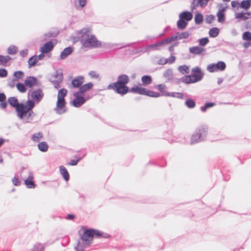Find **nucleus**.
<instances>
[{
	"mask_svg": "<svg viewBox=\"0 0 251 251\" xmlns=\"http://www.w3.org/2000/svg\"><path fill=\"white\" fill-rule=\"evenodd\" d=\"M215 105V103L214 102H208L205 103V105L201 106V110L204 112L206 111L207 108H210L213 107Z\"/></svg>",
	"mask_w": 251,
	"mask_h": 251,
	"instance_id": "obj_38",
	"label": "nucleus"
},
{
	"mask_svg": "<svg viewBox=\"0 0 251 251\" xmlns=\"http://www.w3.org/2000/svg\"><path fill=\"white\" fill-rule=\"evenodd\" d=\"M10 59L11 58L8 55H0V62L2 64L6 63L8 61L10 60Z\"/></svg>",
	"mask_w": 251,
	"mask_h": 251,
	"instance_id": "obj_47",
	"label": "nucleus"
},
{
	"mask_svg": "<svg viewBox=\"0 0 251 251\" xmlns=\"http://www.w3.org/2000/svg\"><path fill=\"white\" fill-rule=\"evenodd\" d=\"M178 70L182 74H188L189 73V68L186 65L180 66L178 68Z\"/></svg>",
	"mask_w": 251,
	"mask_h": 251,
	"instance_id": "obj_33",
	"label": "nucleus"
},
{
	"mask_svg": "<svg viewBox=\"0 0 251 251\" xmlns=\"http://www.w3.org/2000/svg\"><path fill=\"white\" fill-rule=\"evenodd\" d=\"M79 159L75 160H71L70 163H69V165L72 166L76 165L78 162L79 161Z\"/></svg>",
	"mask_w": 251,
	"mask_h": 251,
	"instance_id": "obj_62",
	"label": "nucleus"
},
{
	"mask_svg": "<svg viewBox=\"0 0 251 251\" xmlns=\"http://www.w3.org/2000/svg\"><path fill=\"white\" fill-rule=\"evenodd\" d=\"M35 102L32 100H28L25 105L26 110H32V109L34 107Z\"/></svg>",
	"mask_w": 251,
	"mask_h": 251,
	"instance_id": "obj_25",
	"label": "nucleus"
},
{
	"mask_svg": "<svg viewBox=\"0 0 251 251\" xmlns=\"http://www.w3.org/2000/svg\"><path fill=\"white\" fill-rule=\"evenodd\" d=\"M84 77L82 76H79L74 79L72 81L73 87H78L84 82Z\"/></svg>",
	"mask_w": 251,
	"mask_h": 251,
	"instance_id": "obj_17",
	"label": "nucleus"
},
{
	"mask_svg": "<svg viewBox=\"0 0 251 251\" xmlns=\"http://www.w3.org/2000/svg\"><path fill=\"white\" fill-rule=\"evenodd\" d=\"M168 63V59L165 58H162L158 61V64L160 65H164Z\"/></svg>",
	"mask_w": 251,
	"mask_h": 251,
	"instance_id": "obj_52",
	"label": "nucleus"
},
{
	"mask_svg": "<svg viewBox=\"0 0 251 251\" xmlns=\"http://www.w3.org/2000/svg\"><path fill=\"white\" fill-rule=\"evenodd\" d=\"M73 51L72 48L69 47L65 48L61 53L60 58L64 59L66 58Z\"/></svg>",
	"mask_w": 251,
	"mask_h": 251,
	"instance_id": "obj_22",
	"label": "nucleus"
},
{
	"mask_svg": "<svg viewBox=\"0 0 251 251\" xmlns=\"http://www.w3.org/2000/svg\"><path fill=\"white\" fill-rule=\"evenodd\" d=\"M25 84L29 88L38 86L37 79L33 76L27 77L25 80Z\"/></svg>",
	"mask_w": 251,
	"mask_h": 251,
	"instance_id": "obj_15",
	"label": "nucleus"
},
{
	"mask_svg": "<svg viewBox=\"0 0 251 251\" xmlns=\"http://www.w3.org/2000/svg\"><path fill=\"white\" fill-rule=\"evenodd\" d=\"M171 42H170V40L169 39V38H167L160 42H159V46H162V45H164V44H169V43H171Z\"/></svg>",
	"mask_w": 251,
	"mask_h": 251,
	"instance_id": "obj_56",
	"label": "nucleus"
},
{
	"mask_svg": "<svg viewBox=\"0 0 251 251\" xmlns=\"http://www.w3.org/2000/svg\"><path fill=\"white\" fill-rule=\"evenodd\" d=\"M157 87L158 90H159L162 93V94L165 93L163 91V90L166 87V86H165V85L164 84H159L158 85H157Z\"/></svg>",
	"mask_w": 251,
	"mask_h": 251,
	"instance_id": "obj_54",
	"label": "nucleus"
},
{
	"mask_svg": "<svg viewBox=\"0 0 251 251\" xmlns=\"http://www.w3.org/2000/svg\"><path fill=\"white\" fill-rule=\"evenodd\" d=\"M90 76L92 78H97L99 77V75L97 74L95 72L91 71L89 73Z\"/></svg>",
	"mask_w": 251,
	"mask_h": 251,
	"instance_id": "obj_53",
	"label": "nucleus"
},
{
	"mask_svg": "<svg viewBox=\"0 0 251 251\" xmlns=\"http://www.w3.org/2000/svg\"><path fill=\"white\" fill-rule=\"evenodd\" d=\"M108 87L113 89L117 93L121 95L126 94L128 91V88L126 85L119 83L111 84Z\"/></svg>",
	"mask_w": 251,
	"mask_h": 251,
	"instance_id": "obj_11",
	"label": "nucleus"
},
{
	"mask_svg": "<svg viewBox=\"0 0 251 251\" xmlns=\"http://www.w3.org/2000/svg\"><path fill=\"white\" fill-rule=\"evenodd\" d=\"M179 18L185 20L187 21H190L193 18L192 14L190 12H183L179 14Z\"/></svg>",
	"mask_w": 251,
	"mask_h": 251,
	"instance_id": "obj_20",
	"label": "nucleus"
},
{
	"mask_svg": "<svg viewBox=\"0 0 251 251\" xmlns=\"http://www.w3.org/2000/svg\"><path fill=\"white\" fill-rule=\"evenodd\" d=\"M244 16L246 17L245 20H248L251 18V13L244 12Z\"/></svg>",
	"mask_w": 251,
	"mask_h": 251,
	"instance_id": "obj_64",
	"label": "nucleus"
},
{
	"mask_svg": "<svg viewBox=\"0 0 251 251\" xmlns=\"http://www.w3.org/2000/svg\"><path fill=\"white\" fill-rule=\"evenodd\" d=\"M219 33V30L217 27H213L210 29L209 34L210 37H216Z\"/></svg>",
	"mask_w": 251,
	"mask_h": 251,
	"instance_id": "obj_30",
	"label": "nucleus"
},
{
	"mask_svg": "<svg viewBox=\"0 0 251 251\" xmlns=\"http://www.w3.org/2000/svg\"><path fill=\"white\" fill-rule=\"evenodd\" d=\"M17 116L19 118L26 123L32 120L35 116L34 112L32 110H26L25 107V104L19 105L17 108Z\"/></svg>",
	"mask_w": 251,
	"mask_h": 251,
	"instance_id": "obj_4",
	"label": "nucleus"
},
{
	"mask_svg": "<svg viewBox=\"0 0 251 251\" xmlns=\"http://www.w3.org/2000/svg\"><path fill=\"white\" fill-rule=\"evenodd\" d=\"M182 81L185 83H192L199 81L201 80V76L200 75H188L183 76Z\"/></svg>",
	"mask_w": 251,
	"mask_h": 251,
	"instance_id": "obj_13",
	"label": "nucleus"
},
{
	"mask_svg": "<svg viewBox=\"0 0 251 251\" xmlns=\"http://www.w3.org/2000/svg\"><path fill=\"white\" fill-rule=\"evenodd\" d=\"M199 41L200 45L201 46H205L209 42V40L207 38H203L199 39Z\"/></svg>",
	"mask_w": 251,
	"mask_h": 251,
	"instance_id": "obj_48",
	"label": "nucleus"
},
{
	"mask_svg": "<svg viewBox=\"0 0 251 251\" xmlns=\"http://www.w3.org/2000/svg\"><path fill=\"white\" fill-rule=\"evenodd\" d=\"M8 102L12 106L15 107L16 108V110H17V108L19 105L23 104L22 103L19 104L17 99L15 97H10L8 99Z\"/></svg>",
	"mask_w": 251,
	"mask_h": 251,
	"instance_id": "obj_23",
	"label": "nucleus"
},
{
	"mask_svg": "<svg viewBox=\"0 0 251 251\" xmlns=\"http://www.w3.org/2000/svg\"><path fill=\"white\" fill-rule=\"evenodd\" d=\"M44 246L39 243L35 244L33 248L32 249V251H44Z\"/></svg>",
	"mask_w": 251,
	"mask_h": 251,
	"instance_id": "obj_40",
	"label": "nucleus"
},
{
	"mask_svg": "<svg viewBox=\"0 0 251 251\" xmlns=\"http://www.w3.org/2000/svg\"><path fill=\"white\" fill-rule=\"evenodd\" d=\"M60 172L61 174L63 176L64 179L66 181H68L69 179V174L65 167L63 166H61L59 167Z\"/></svg>",
	"mask_w": 251,
	"mask_h": 251,
	"instance_id": "obj_24",
	"label": "nucleus"
},
{
	"mask_svg": "<svg viewBox=\"0 0 251 251\" xmlns=\"http://www.w3.org/2000/svg\"><path fill=\"white\" fill-rule=\"evenodd\" d=\"M215 19V17L212 15H208L206 17V20L207 23H211Z\"/></svg>",
	"mask_w": 251,
	"mask_h": 251,
	"instance_id": "obj_50",
	"label": "nucleus"
},
{
	"mask_svg": "<svg viewBox=\"0 0 251 251\" xmlns=\"http://www.w3.org/2000/svg\"><path fill=\"white\" fill-rule=\"evenodd\" d=\"M80 9L84 7L86 4V0H79L78 1Z\"/></svg>",
	"mask_w": 251,
	"mask_h": 251,
	"instance_id": "obj_55",
	"label": "nucleus"
},
{
	"mask_svg": "<svg viewBox=\"0 0 251 251\" xmlns=\"http://www.w3.org/2000/svg\"><path fill=\"white\" fill-rule=\"evenodd\" d=\"M207 131L206 128H202L199 129V132L196 134L192 135L191 139V144H194L201 141V138L202 135H204Z\"/></svg>",
	"mask_w": 251,
	"mask_h": 251,
	"instance_id": "obj_12",
	"label": "nucleus"
},
{
	"mask_svg": "<svg viewBox=\"0 0 251 251\" xmlns=\"http://www.w3.org/2000/svg\"><path fill=\"white\" fill-rule=\"evenodd\" d=\"M226 7L223 6V4L219 5L218 11L217 13L218 21L220 23H223L225 21V15L224 12L226 11Z\"/></svg>",
	"mask_w": 251,
	"mask_h": 251,
	"instance_id": "obj_14",
	"label": "nucleus"
},
{
	"mask_svg": "<svg viewBox=\"0 0 251 251\" xmlns=\"http://www.w3.org/2000/svg\"><path fill=\"white\" fill-rule=\"evenodd\" d=\"M7 75V71L4 69H0V77H6Z\"/></svg>",
	"mask_w": 251,
	"mask_h": 251,
	"instance_id": "obj_49",
	"label": "nucleus"
},
{
	"mask_svg": "<svg viewBox=\"0 0 251 251\" xmlns=\"http://www.w3.org/2000/svg\"><path fill=\"white\" fill-rule=\"evenodd\" d=\"M176 60V57L172 55L170 58L168 60V62L169 63H173Z\"/></svg>",
	"mask_w": 251,
	"mask_h": 251,
	"instance_id": "obj_61",
	"label": "nucleus"
},
{
	"mask_svg": "<svg viewBox=\"0 0 251 251\" xmlns=\"http://www.w3.org/2000/svg\"><path fill=\"white\" fill-rule=\"evenodd\" d=\"M42 137V134L41 132H38L32 135V139L33 141L38 142Z\"/></svg>",
	"mask_w": 251,
	"mask_h": 251,
	"instance_id": "obj_44",
	"label": "nucleus"
},
{
	"mask_svg": "<svg viewBox=\"0 0 251 251\" xmlns=\"http://www.w3.org/2000/svg\"><path fill=\"white\" fill-rule=\"evenodd\" d=\"M14 76L17 78L16 80H18L24 77V73L22 71H17L14 73Z\"/></svg>",
	"mask_w": 251,
	"mask_h": 251,
	"instance_id": "obj_43",
	"label": "nucleus"
},
{
	"mask_svg": "<svg viewBox=\"0 0 251 251\" xmlns=\"http://www.w3.org/2000/svg\"><path fill=\"white\" fill-rule=\"evenodd\" d=\"M177 40L182 39H187L189 36V33L188 32H183L181 33L177 32L176 33Z\"/></svg>",
	"mask_w": 251,
	"mask_h": 251,
	"instance_id": "obj_29",
	"label": "nucleus"
},
{
	"mask_svg": "<svg viewBox=\"0 0 251 251\" xmlns=\"http://www.w3.org/2000/svg\"><path fill=\"white\" fill-rule=\"evenodd\" d=\"M161 95H164L168 97H175L176 96V93H165L164 94H162Z\"/></svg>",
	"mask_w": 251,
	"mask_h": 251,
	"instance_id": "obj_58",
	"label": "nucleus"
},
{
	"mask_svg": "<svg viewBox=\"0 0 251 251\" xmlns=\"http://www.w3.org/2000/svg\"><path fill=\"white\" fill-rule=\"evenodd\" d=\"M44 53H41L40 54H39V55H35L36 58L37 59V60L39 61L40 60H42L43 59L44 57H45V55L44 54Z\"/></svg>",
	"mask_w": 251,
	"mask_h": 251,
	"instance_id": "obj_63",
	"label": "nucleus"
},
{
	"mask_svg": "<svg viewBox=\"0 0 251 251\" xmlns=\"http://www.w3.org/2000/svg\"><path fill=\"white\" fill-rule=\"evenodd\" d=\"M226 65L225 62L219 61L217 63H212L207 65V70L210 73L217 71H223L226 68Z\"/></svg>",
	"mask_w": 251,
	"mask_h": 251,
	"instance_id": "obj_9",
	"label": "nucleus"
},
{
	"mask_svg": "<svg viewBox=\"0 0 251 251\" xmlns=\"http://www.w3.org/2000/svg\"><path fill=\"white\" fill-rule=\"evenodd\" d=\"M38 147L39 150L43 152L47 151L48 149V145L45 142H42L38 144Z\"/></svg>",
	"mask_w": 251,
	"mask_h": 251,
	"instance_id": "obj_28",
	"label": "nucleus"
},
{
	"mask_svg": "<svg viewBox=\"0 0 251 251\" xmlns=\"http://www.w3.org/2000/svg\"><path fill=\"white\" fill-rule=\"evenodd\" d=\"M27 53H28V50L25 49V50H21L20 52V54L22 57H25L27 54Z\"/></svg>",
	"mask_w": 251,
	"mask_h": 251,
	"instance_id": "obj_57",
	"label": "nucleus"
},
{
	"mask_svg": "<svg viewBox=\"0 0 251 251\" xmlns=\"http://www.w3.org/2000/svg\"><path fill=\"white\" fill-rule=\"evenodd\" d=\"M203 20V16L200 13L196 14L195 16V23L197 24H201Z\"/></svg>",
	"mask_w": 251,
	"mask_h": 251,
	"instance_id": "obj_37",
	"label": "nucleus"
},
{
	"mask_svg": "<svg viewBox=\"0 0 251 251\" xmlns=\"http://www.w3.org/2000/svg\"><path fill=\"white\" fill-rule=\"evenodd\" d=\"M234 16L235 18L236 19L245 21L246 17L244 16V12H243L236 13H235Z\"/></svg>",
	"mask_w": 251,
	"mask_h": 251,
	"instance_id": "obj_42",
	"label": "nucleus"
},
{
	"mask_svg": "<svg viewBox=\"0 0 251 251\" xmlns=\"http://www.w3.org/2000/svg\"><path fill=\"white\" fill-rule=\"evenodd\" d=\"M242 38L244 40L250 41L251 40V33L250 32H245L243 34Z\"/></svg>",
	"mask_w": 251,
	"mask_h": 251,
	"instance_id": "obj_46",
	"label": "nucleus"
},
{
	"mask_svg": "<svg viewBox=\"0 0 251 251\" xmlns=\"http://www.w3.org/2000/svg\"><path fill=\"white\" fill-rule=\"evenodd\" d=\"M81 34V41L86 48H98L100 46V42L92 34L89 28H83L80 31Z\"/></svg>",
	"mask_w": 251,
	"mask_h": 251,
	"instance_id": "obj_1",
	"label": "nucleus"
},
{
	"mask_svg": "<svg viewBox=\"0 0 251 251\" xmlns=\"http://www.w3.org/2000/svg\"><path fill=\"white\" fill-rule=\"evenodd\" d=\"M231 4L233 7H236L239 5V2L236 0L232 1L231 2Z\"/></svg>",
	"mask_w": 251,
	"mask_h": 251,
	"instance_id": "obj_60",
	"label": "nucleus"
},
{
	"mask_svg": "<svg viewBox=\"0 0 251 251\" xmlns=\"http://www.w3.org/2000/svg\"><path fill=\"white\" fill-rule=\"evenodd\" d=\"M17 48L14 46H11L8 49V53L10 54H13L16 53Z\"/></svg>",
	"mask_w": 251,
	"mask_h": 251,
	"instance_id": "obj_45",
	"label": "nucleus"
},
{
	"mask_svg": "<svg viewBox=\"0 0 251 251\" xmlns=\"http://www.w3.org/2000/svg\"><path fill=\"white\" fill-rule=\"evenodd\" d=\"M191 53L199 55L205 51V49L199 46L191 47L189 49Z\"/></svg>",
	"mask_w": 251,
	"mask_h": 251,
	"instance_id": "obj_18",
	"label": "nucleus"
},
{
	"mask_svg": "<svg viewBox=\"0 0 251 251\" xmlns=\"http://www.w3.org/2000/svg\"><path fill=\"white\" fill-rule=\"evenodd\" d=\"M192 72L194 73L193 75H200L201 76V79L203 77V74L201 73V69L199 67H195L192 70Z\"/></svg>",
	"mask_w": 251,
	"mask_h": 251,
	"instance_id": "obj_34",
	"label": "nucleus"
},
{
	"mask_svg": "<svg viewBox=\"0 0 251 251\" xmlns=\"http://www.w3.org/2000/svg\"><path fill=\"white\" fill-rule=\"evenodd\" d=\"M130 92L134 93H137L141 95L148 96L151 97H158L160 96L159 93L152 91L147 90L139 86H135L131 88Z\"/></svg>",
	"mask_w": 251,
	"mask_h": 251,
	"instance_id": "obj_5",
	"label": "nucleus"
},
{
	"mask_svg": "<svg viewBox=\"0 0 251 251\" xmlns=\"http://www.w3.org/2000/svg\"><path fill=\"white\" fill-rule=\"evenodd\" d=\"M17 89L22 93H25L26 91V88L23 83H19L16 85Z\"/></svg>",
	"mask_w": 251,
	"mask_h": 251,
	"instance_id": "obj_41",
	"label": "nucleus"
},
{
	"mask_svg": "<svg viewBox=\"0 0 251 251\" xmlns=\"http://www.w3.org/2000/svg\"><path fill=\"white\" fill-rule=\"evenodd\" d=\"M129 82V77L127 75H122L118 77L116 83L126 85Z\"/></svg>",
	"mask_w": 251,
	"mask_h": 251,
	"instance_id": "obj_21",
	"label": "nucleus"
},
{
	"mask_svg": "<svg viewBox=\"0 0 251 251\" xmlns=\"http://www.w3.org/2000/svg\"><path fill=\"white\" fill-rule=\"evenodd\" d=\"M38 61V60L36 58L35 55L30 57L28 61L29 67L30 68L32 66H34Z\"/></svg>",
	"mask_w": 251,
	"mask_h": 251,
	"instance_id": "obj_36",
	"label": "nucleus"
},
{
	"mask_svg": "<svg viewBox=\"0 0 251 251\" xmlns=\"http://www.w3.org/2000/svg\"><path fill=\"white\" fill-rule=\"evenodd\" d=\"M12 181L14 185L16 186H18L20 184L18 178L16 177H14L13 178H12Z\"/></svg>",
	"mask_w": 251,
	"mask_h": 251,
	"instance_id": "obj_51",
	"label": "nucleus"
},
{
	"mask_svg": "<svg viewBox=\"0 0 251 251\" xmlns=\"http://www.w3.org/2000/svg\"><path fill=\"white\" fill-rule=\"evenodd\" d=\"M53 45L51 41H49L46 43L40 49V51L42 53H48L52 50Z\"/></svg>",
	"mask_w": 251,
	"mask_h": 251,
	"instance_id": "obj_16",
	"label": "nucleus"
},
{
	"mask_svg": "<svg viewBox=\"0 0 251 251\" xmlns=\"http://www.w3.org/2000/svg\"><path fill=\"white\" fill-rule=\"evenodd\" d=\"M170 40L171 42H172L174 41L177 40L176 34H175V35H172L171 37L168 38Z\"/></svg>",
	"mask_w": 251,
	"mask_h": 251,
	"instance_id": "obj_59",
	"label": "nucleus"
},
{
	"mask_svg": "<svg viewBox=\"0 0 251 251\" xmlns=\"http://www.w3.org/2000/svg\"><path fill=\"white\" fill-rule=\"evenodd\" d=\"M173 75V72L172 69H168L167 70H166L163 76L164 77L167 78L168 79L170 80L172 78V76Z\"/></svg>",
	"mask_w": 251,
	"mask_h": 251,
	"instance_id": "obj_31",
	"label": "nucleus"
},
{
	"mask_svg": "<svg viewBox=\"0 0 251 251\" xmlns=\"http://www.w3.org/2000/svg\"><path fill=\"white\" fill-rule=\"evenodd\" d=\"M142 80L144 84H149L151 82V78L148 75H144L142 77Z\"/></svg>",
	"mask_w": 251,
	"mask_h": 251,
	"instance_id": "obj_39",
	"label": "nucleus"
},
{
	"mask_svg": "<svg viewBox=\"0 0 251 251\" xmlns=\"http://www.w3.org/2000/svg\"><path fill=\"white\" fill-rule=\"evenodd\" d=\"M74 96L75 97V99L73 100L72 103L73 105L76 107H80L85 102L86 100L90 98L89 96L85 97V94L80 95L79 92H75Z\"/></svg>",
	"mask_w": 251,
	"mask_h": 251,
	"instance_id": "obj_8",
	"label": "nucleus"
},
{
	"mask_svg": "<svg viewBox=\"0 0 251 251\" xmlns=\"http://www.w3.org/2000/svg\"><path fill=\"white\" fill-rule=\"evenodd\" d=\"M185 104L187 107L189 108H193L196 106V103L192 99L187 100L185 102Z\"/></svg>",
	"mask_w": 251,
	"mask_h": 251,
	"instance_id": "obj_35",
	"label": "nucleus"
},
{
	"mask_svg": "<svg viewBox=\"0 0 251 251\" xmlns=\"http://www.w3.org/2000/svg\"><path fill=\"white\" fill-rule=\"evenodd\" d=\"M28 96H30L31 100L35 102L39 103L43 98L44 93L42 89H38L33 91L30 90L28 92Z\"/></svg>",
	"mask_w": 251,
	"mask_h": 251,
	"instance_id": "obj_10",
	"label": "nucleus"
},
{
	"mask_svg": "<svg viewBox=\"0 0 251 251\" xmlns=\"http://www.w3.org/2000/svg\"><path fill=\"white\" fill-rule=\"evenodd\" d=\"M79 236L82 241L86 244H90L94 235L100 236V233L98 230L88 229L85 227H82L79 231Z\"/></svg>",
	"mask_w": 251,
	"mask_h": 251,
	"instance_id": "obj_2",
	"label": "nucleus"
},
{
	"mask_svg": "<svg viewBox=\"0 0 251 251\" xmlns=\"http://www.w3.org/2000/svg\"><path fill=\"white\" fill-rule=\"evenodd\" d=\"M93 86V84L91 82L85 84L79 88V91L77 92H79V94L82 95V94L84 92L90 90L92 88Z\"/></svg>",
	"mask_w": 251,
	"mask_h": 251,
	"instance_id": "obj_19",
	"label": "nucleus"
},
{
	"mask_svg": "<svg viewBox=\"0 0 251 251\" xmlns=\"http://www.w3.org/2000/svg\"><path fill=\"white\" fill-rule=\"evenodd\" d=\"M86 245L87 244H85V242H82V240L81 241H79L75 248L76 251H83Z\"/></svg>",
	"mask_w": 251,
	"mask_h": 251,
	"instance_id": "obj_27",
	"label": "nucleus"
},
{
	"mask_svg": "<svg viewBox=\"0 0 251 251\" xmlns=\"http://www.w3.org/2000/svg\"><path fill=\"white\" fill-rule=\"evenodd\" d=\"M187 23L184 21L183 19H180L177 22V26L178 29H183L185 28Z\"/></svg>",
	"mask_w": 251,
	"mask_h": 251,
	"instance_id": "obj_32",
	"label": "nucleus"
},
{
	"mask_svg": "<svg viewBox=\"0 0 251 251\" xmlns=\"http://www.w3.org/2000/svg\"><path fill=\"white\" fill-rule=\"evenodd\" d=\"M251 4L248 0H243L240 4V7L245 10H248L251 7Z\"/></svg>",
	"mask_w": 251,
	"mask_h": 251,
	"instance_id": "obj_26",
	"label": "nucleus"
},
{
	"mask_svg": "<svg viewBox=\"0 0 251 251\" xmlns=\"http://www.w3.org/2000/svg\"><path fill=\"white\" fill-rule=\"evenodd\" d=\"M67 93V90L64 88L60 89L58 92L56 107L54 109L57 114H61L65 112L64 107L66 102L64 97L66 96Z\"/></svg>",
	"mask_w": 251,
	"mask_h": 251,
	"instance_id": "obj_3",
	"label": "nucleus"
},
{
	"mask_svg": "<svg viewBox=\"0 0 251 251\" xmlns=\"http://www.w3.org/2000/svg\"><path fill=\"white\" fill-rule=\"evenodd\" d=\"M24 169V167L22 168V171L21 172L20 177L23 179L25 178L24 183L28 188H34L35 185L33 182L34 176L33 173L31 171L28 170L26 172L28 177L25 178V177L23 175V174H25V172H23Z\"/></svg>",
	"mask_w": 251,
	"mask_h": 251,
	"instance_id": "obj_7",
	"label": "nucleus"
},
{
	"mask_svg": "<svg viewBox=\"0 0 251 251\" xmlns=\"http://www.w3.org/2000/svg\"><path fill=\"white\" fill-rule=\"evenodd\" d=\"M63 80V72L61 69L56 71L50 77V81L54 85L55 88L59 87V84Z\"/></svg>",
	"mask_w": 251,
	"mask_h": 251,
	"instance_id": "obj_6",
	"label": "nucleus"
}]
</instances>
